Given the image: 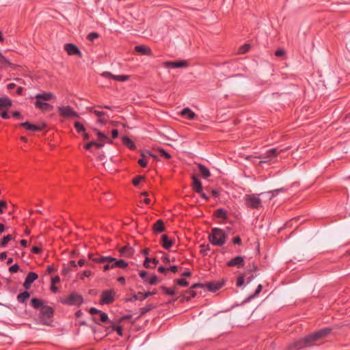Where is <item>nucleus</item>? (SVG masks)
Instances as JSON below:
<instances>
[{"label":"nucleus","mask_w":350,"mask_h":350,"mask_svg":"<svg viewBox=\"0 0 350 350\" xmlns=\"http://www.w3.org/2000/svg\"><path fill=\"white\" fill-rule=\"evenodd\" d=\"M192 186L194 191L196 193H202V185L200 180L196 176L193 175L192 176Z\"/></svg>","instance_id":"obj_24"},{"label":"nucleus","mask_w":350,"mask_h":350,"mask_svg":"<svg viewBox=\"0 0 350 350\" xmlns=\"http://www.w3.org/2000/svg\"><path fill=\"white\" fill-rule=\"evenodd\" d=\"M57 110L60 116L66 118L79 117L77 112L74 111L70 106L59 107Z\"/></svg>","instance_id":"obj_8"},{"label":"nucleus","mask_w":350,"mask_h":350,"mask_svg":"<svg viewBox=\"0 0 350 350\" xmlns=\"http://www.w3.org/2000/svg\"><path fill=\"white\" fill-rule=\"evenodd\" d=\"M131 318H132L131 314H126V315H124V316L121 317L120 318H119L118 319L117 322L118 323H120L121 322L126 321V320L131 319Z\"/></svg>","instance_id":"obj_52"},{"label":"nucleus","mask_w":350,"mask_h":350,"mask_svg":"<svg viewBox=\"0 0 350 350\" xmlns=\"http://www.w3.org/2000/svg\"><path fill=\"white\" fill-rule=\"evenodd\" d=\"M161 288L167 295L170 296H173L176 293V287H173L172 288H169L165 287V286H161Z\"/></svg>","instance_id":"obj_37"},{"label":"nucleus","mask_w":350,"mask_h":350,"mask_svg":"<svg viewBox=\"0 0 350 350\" xmlns=\"http://www.w3.org/2000/svg\"><path fill=\"white\" fill-rule=\"evenodd\" d=\"M180 114L183 116L187 117L189 120H193L196 117L195 113L189 107L184 108Z\"/></svg>","instance_id":"obj_33"},{"label":"nucleus","mask_w":350,"mask_h":350,"mask_svg":"<svg viewBox=\"0 0 350 350\" xmlns=\"http://www.w3.org/2000/svg\"><path fill=\"white\" fill-rule=\"evenodd\" d=\"M157 151L159 152L160 156L164 157L166 159H170L172 157L171 154L166 152L163 148H158Z\"/></svg>","instance_id":"obj_38"},{"label":"nucleus","mask_w":350,"mask_h":350,"mask_svg":"<svg viewBox=\"0 0 350 350\" xmlns=\"http://www.w3.org/2000/svg\"><path fill=\"white\" fill-rule=\"evenodd\" d=\"M262 286L261 284H258L255 292L252 295H250L249 297H247L245 299L244 302H245V303L249 302L252 299L256 297L260 294V293L262 291Z\"/></svg>","instance_id":"obj_34"},{"label":"nucleus","mask_w":350,"mask_h":350,"mask_svg":"<svg viewBox=\"0 0 350 350\" xmlns=\"http://www.w3.org/2000/svg\"><path fill=\"white\" fill-rule=\"evenodd\" d=\"M20 126L26 130L36 132L42 131L46 127V124L43 123L41 125H36L29 122H25L21 123Z\"/></svg>","instance_id":"obj_12"},{"label":"nucleus","mask_w":350,"mask_h":350,"mask_svg":"<svg viewBox=\"0 0 350 350\" xmlns=\"http://www.w3.org/2000/svg\"><path fill=\"white\" fill-rule=\"evenodd\" d=\"M282 151V150H278V148H271L267 151L265 156L260 157L259 158L264 159L262 162H267L275 157Z\"/></svg>","instance_id":"obj_14"},{"label":"nucleus","mask_w":350,"mask_h":350,"mask_svg":"<svg viewBox=\"0 0 350 350\" xmlns=\"http://www.w3.org/2000/svg\"><path fill=\"white\" fill-rule=\"evenodd\" d=\"M156 308H157V304H153V303L148 304L146 305V306L141 308L139 309V311H140L139 315L137 317V318L135 320H134L133 321V323H134L137 319H139L140 317L145 315L146 313L149 312L150 311H151L152 310H153Z\"/></svg>","instance_id":"obj_18"},{"label":"nucleus","mask_w":350,"mask_h":350,"mask_svg":"<svg viewBox=\"0 0 350 350\" xmlns=\"http://www.w3.org/2000/svg\"><path fill=\"white\" fill-rule=\"evenodd\" d=\"M89 258L96 263H103L105 262H113L111 267H114V268L118 267L124 269L128 266V263L125 260L122 259L117 260L111 256H103L99 255L98 257H93L92 254H89Z\"/></svg>","instance_id":"obj_3"},{"label":"nucleus","mask_w":350,"mask_h":350,"mask_svg":"<svg viewBox=\"0 0 350 350\" xmlns=\"http://www.w3.org/2000/svg\"><path fill=\"white\" fill-rule=\"evenodd\" d=\"M31 252L36 254H39L42 252V249L38 246H33L31 248Z\"/></svg>","instance_id":"obj_57"},{"label":"nucleus","mask_w":350,"mask_h":350,"mask_svg":"<svg viewBox=\"0 0 350 350\" xmlns=\"http://www.w3.org/2000/svg\"><path fill=\"white\" fill-rule=\"evenodd\" d=\"M107 323H109V325L108 326H105V331L107 332V334H111V332H113L111 326L115 327V323L110 320Z\"/></svg>","instance_id":"obj_48"},{"label":"nucleus","mask_w":350,"mask_h":350,"mask_svg":"<svg viewBox=\"0 0 350 350\" xmlns=\"http://www.w3.org/2000/svg\"><path fill=\"white\" fill-rule=\"evenodd\" d=\"M245 204L252 209H260L262 206V200L254 194H247L244 197Z\"/></svg>","instance_id":"obj_6"},{"label":"nucleus","mask_w":350,"mask_h":350,"mask_svg":"<svg viewBox=\"0 0 350 350\" xmlns=\"http://www.w3.org/2000/svg\"><path fill=\"white\" fill-rule=\"evenodd\" d=\"M75 128L79 133H84L85 131L84 126L79 122H76L75 123Z\"/></svg>","instance_id":"obj_41"},{"label":"nucleus","mask_w":350,"mask_h":350,"mask_svg":"<svg viewBox=\"0 0 350 350\" xmlns=\"http://www.w3.org/2000/svg\"><path fill=\"white\" fill-rule=\"evenodd\" d=\"M12 106V100L8 97H0V110L8 109Z\"/></svg>","instance_id":"obj_28"},{"label":"nucleus","mask_w":350,"mask_h":350,"mask_svg":"<svg viewBox=\"0 0 350 350\" xmlns=\"http://www.w3.org/2000/svg\"><path fill=\"white\" fill-rule=\"evenodd\" d=\"M31 306L36 310H40L39 319L41 323L50 325L55 313L53 308L45 305L44 300L36 297L31 299Z\"/></svg>","instance_id":"obj_2"},{"label":"nucleus","mask_w":350,"mask_h":350,"mask_svg":"<svg viewBox=\"0 0 350 350\" xmlns=\"http://www.w3.org/2000/svg\"><path fill=\"white\" fill-rule=\"evenodd\" d=\"M94 144V141H91L89 143L86 144L84 146V148L89 151H92V147L93 146V144Z\"/></svg>","instance_id":"obj_62"},{"label":"nucleus","mask_w":350,"mask_h":350,"mask_svg":"<svg viewBox=\"0 0 350 350\" xmlns=\"http://www.w3.org/2000/svg\"><path fill=\"white\" fill-rule=\"evenodd\" d=\"M208 239L213 245L221 246L226 242V234L221 229L215 228L212 229Z\"/></svg>","instance_id":"obj_4"},{"label":"nucleus","mask_w":350,"mask_h":350,"mask_svg":"<svg viewBox=\"0 0 350 350\" xmlns=\"http://www.w3.org/2000/svg\"><path fill=\"white\" fill-rule=\"evenodd\" d=\"M144 180V176H137L133 180V184L135 186H138L142 180Z\"/></svg>","instance_id":"obj_45"},{"label":"nucleus","mask_w":350,"mask_h":350,"mask_svg":"<svg viewBox=\"0 0 350 350\" xmlns=\"http://www.w3.org/2000/svg\"><path fill=\"white\" fill-rule=\"evenodd\" d=\"M12 239V236L11 234H8L5 236L0 242V246L1 247H5L8 242Z\"/></svg>","instance_id":"obj_36"},{"label":"nucleus","mask_w":350,"mask_h":350,"mask_svg":"<svg viewBox=\"0 0 350 350\" xmlns=\"http://www.w3.org/2000/svg\"><path fill=\"white\" fill-rule=\"evenodd\" d=\"M60 302L68 306H81L83 302V297L76 293H70L67 297L62 298Z\"/></svg>","instance_id":"obj_5"},{"label":"nucleus","mask_w":350,"mask_h":350,"mask_svg":"<svg viewBox=\"0 0 350 350\" xmlns=\"http://www.w3.org/2000/svg\"><path fill=\"white\" fill-rule=\"evenodd\" d=\"M103 75L106 77L113 79L117 81H126L129 80V75H114L109 72H105Z\"/></svg>","instance_id":"obj_19"},{"label":"nucleus","mask_w":350,"mask_h":350,"mask_svg":"<svg viewBox=\"0 0 350 350\" xmlns=\"http://www.w3.org/2000/svg\"><path fill=\"white\" fill-rule=\"evenodd\" d=\"M19 270V266L14 264L9 267V271L12 273H16Z\"/></svg>","instance_id":"obj_51"},{"label":"nucleus","mask_w":350,"mask_h":350,"mask_svg":"<svg viewBox=\"0 0 350 350\" xmlns=\"http://www.w3.org/2000/svg\"><path fill=\"white\" fill-rule=\"evenodd\" d=\"M332 332V328L324 327L314 333L310 334L304 338L297 340L290 343L287 349L288 350H300L306 347H310L314 345L315 342L321 339L325 338Z\"/></svg>","instance_id":"obj_1"},{"label":"nucleus","mask_w":350,"mask_h":350,"mask_svg":"<svg viewBox=\"0 0 350 350\" xmlns=\"http://www.w3.org/2000/svg\"><path fill=\"white\" fill-rule=\"evenodd\" d=\"M150 262H151V258L146 257L143 263L144 267L146 269L150 268Z\"/></svg>","instance_id":"obj_56"},{"label":"nucleus","mask_w":350,"mask_h":350,"mask_svg":"<svg viewBox=\"0 0 350 350\" xmlns=\"http://www.w3.org/2000/svg\"><path fill=\"white\" fill-rule=\"evenodd\" d=\"M98 315H99L98 319L96 317H92V320L95 323L99 325L100 324L99 321L102 323H107V322L109 321L108 314L107 313L103 312L102 310L99 312Z\"/></svg>","instance_id":"obj_23"},{"label":"nucleus","mask_w":350,"mask_h":350,"mask_svg":"<svg viewBox=\"0 0 350 350\" xmlns=\"http://www.w3.org/2000/svg\"><path fill=\"white\" fill-rule=\"evenodd\" d=\"M29 297L30 293L27 291H25L17 295L16 299L18 303L26 304Z\"/></svg>","instance_id":"obj_26"},{"label":"nucleus","mask_w":350,"mask_h":350,"mask_svg":"<svg viewBox=\"0 0 350 350\" xmlns=\"http://www.w3.org/2000/svg\"><path fill=\"white\" fill-rule=\"evenodd\" d=\"M226 265L229 267H236L237 268H242L245 265L244 257L241 256H237L228 261Z\"/></svg>","instance_id":"obj_9"},{"label":"nucleus","mask_w":350,"mask_h":350,"mask_svg":"<svg viewBox=\"0 0 350 350\" xmlns=\"http://www.w3.org/2000/svg\"><path fill=\"white\" fill-rule=\"evenodd\" d=\"M210 250V247L208 244H202L200 245V252L203 255H207V251Z\"/></svg>","instance_id":"obj_47"},{"label":"nucleus","mask_w":350,"mask_h":350,"mask_svg":"<svg viewBox=\"0 0 350 350\" xmlns=\"http://www.w3.org/2000/svg\"><path fill=\"white\" fill-rule=\"evenodd\" d=\"M214 215L218 218L226 219L227 218L226 211L220 208L215 211Z\"/></svg>","instance_id":"obj_35"},{"label":"nucleus","mask_w":350,"mask_h":350,"mask_svg":"<svg viewBox=\"0 0 350 350\" xmlns=\"http://www.w3.org/2000/svg\"><path fill=\"white\" fill-rule=\"evenodd\" d=\"M104 263H105L103 267V269L104 271H108L110 269H114V267H111L113 262H105Z\"/></svg>","instance_id":"obj_55"},{"label":"nucleus","mask_w":350,"mask_h":350,"mask_svg":"<svg viewBox=\"0 0 350 350\" xmlns=\"http://www.w3.org/2000/svg\"><path fill=\"white\" fill-rule=\"evenodd\" d=\"M161 244L165 250H169L174 244V241L169 239L167 234H163L161 238Z\"/></svg>","instance_id":"obj_20"},{"label":"nucleus","mask_w":350,"mask_h":350,"mask_svg":"<svg viewBox=\"0 0 350 350\" xmlns=\"http://www.w3.org/2000/svg\"><path fill=\"white\" fill-rule=\"evenodd\" d=\"M250 49V44H245L239 48V53L243 54V53H247Z\"/></svg>","instance_id":"obj_49"},{"label":"nucleus","mask_w":350,"mask_h":350,"mask_svg":"<svg viewBox=\"0 0 350 350\" xmlns=\"http://www.w3.org/2000/svg\"><path fill=\"white\" fill-rule=\"evenodd\" d=\"M198 170H199V172H200L201 176L204 178H207L209 176H211L210 170L205 165H204L203 164L199 163L198 165Z\"/></svg>","instance_id":"obj_30"},{"label":"nucleus","mask_w":350,"mask_h":350,"mask_svg":"<svg viewBox=\"0 0 350 350\" xmlns=\"http://www.w3.org/2000/svg\"><path fill=\"white\" fill-rule=\"evenodd\" d=\"M120 256L124 257H130L133 254V249L130 246H124L122 247L120 250Z\"/></svg>","instance_id":"obj_27"},{"label":"nucleus","mask_w":350,"mask_h":350,"mask_svg":"<svg viewBox=\"0 0 350 350\" xmlns=\"http://www.w3.org/2000/svg\"><path fill=\"white\" fill-rule=\"evenodd\" d=\"M152 230L155 233H161L165 231L164 222L162 219H158L152 226Z\"/></svg>","instance_id":"obj_25"},{"label":"nucleus","mask_w":350,"mask_h":350,"mask_svg":"<svg viewBox=\"0 0 350 350\" xmlns=\"http://www.w3.org/2000/svg\"><path fill=\"white\" fill-rule=\"evenodd\" d=\"M38 275L35 272H29L25 278V282H23V287L27 290L29 289L31 284L38 279Z\"/></svg>","instance_id":"obj_13"},{"label":"nucleus","mask_w":350,"mask_h":350,"mask_svg":"<svg viewBox=\"0 0 350 350\" xmlns=\"http://www.w3.org/2000/svg\"><path fill=\"white\" fill-rule=\"evenodd\" d=\"M187 295L185 294V292H183V293L179 295L176 299L175 301L176 300H179L180 302H184V301H187Z\"/></svg>","instance_id":"obj_50"},{"label":"nucleus","mask_w":350,"mask_h":350,"mask_svg":"<svg viewBox=\"0 0 350 350\" xmlns=\"http://www.w3.org/2000/svg\"><path fill=\"white\" fill-rule=\"evenodd\" d=\"M92 272L90 270H85V271H83V273H81V279L83 280L84 277L88 278L90 275H92Z\"/></svg>","instance_id":"obj_54"},{"label":"nucleus","mask_w":350,"mask_h":350,"mask_svg":"<svg viewBox=\"0 0 350 350\" xmlns=\"http://www.w3.org/2000/svg\"><path fill=\"white\" fill-rule=\"evenodd\" d=\"M174 282L177 285L180 286L186 287V286H189V282L184 278L176 279L174 280Z\"/></svg>","instance_id":"obj_39"},{"label":"nucleus","mask_w":350,"mask_h":350,"mask_svg":"<svg viewBox=\"0 0 350 350\" xmlns=\"http://www.w3.org/2000/svg\"><path fill=\"white\" fill-rule=\"evenodd\" d=\"M34 105L36 108L43 111L51 110L53 108L49 103L41 100H36Z\"/></svg>","instance_id":"obj_21"},{"label":"nucleus","mask_w":350,"mask_h":350,"mask_svg":"<svg viewBox=\"0 0 350 350\" xmlns=\"http://www.w3.org/2000/svg\"><path fill=\"white\" fill-rule=\"evenodd\" d=\"M123 144L126 146L129 149L134 150L136 148L135 143L127 136H124L122 138Z\"/></svg>","instance_id":"obj_29"},{"label":"nucleus","mask_w":350,"mask_h":350,"mask_svg":"<svg viewBox=\"0 0 350 350\" xmlns=\"http://www.w3.org/2000/svg\"><path fill=\"white\" fill-rule=\"evenodd\" d=\"M135 51L144 55H150L152 54L150 48L144 45H137L135 46Z\"/></svg>","instance_id":"obj_22"},{"label":"nucleus","mask_w":350,"mask_h":350,"mask_svg":"<svg viewBox=\"0 0 350 350\" xmlns=\"http://www.w3.org/2000/svg\"><path fill=\"white\" fill-rule=\"evenodd\" d=\"M159 278L156 275H152L146 282H148L151 285H155L159 282Z\"/></svg>","instance_id":"obj_43"},{"label":"nucleus","mask_w":350,"mask_h":350,"mask_svg":"<svg viewBox=\"0 0 350 350\" xmlns=\"http://www.w3.org/2000/svg\"><path fill=\"white\" fill-rule=\"evenodd\" d=\"M202 284L201 283H195L193 284L189 289L185 291L184 292L187 295V301H189L191 298L195 297L197 294V289L198 288H202Z\"/></svg>","instance_id":"obj_10"},{"label":"nucleus","mask_w":350,"mask_h":350,"mask_svg":"<svg viewBox=\"0 0 350 350\" xmlns=\"http://www.w3.org/2000/svg\"><path fill=\"white\" fill-rule=\"evenodd\" d=\"M90 112L94 113L96 116L101 118L103 116H107V113L103 111H99L96 109H94L92 107L89 109Z\"/></svg>","instance_id":"obj_40"},{"label":"nucleus","mask_w":350,"mask_h":350,"mask_svg":"<svg viewBox=\"0 0 350 350\" xmlns=\"http://www.w3.org/2000/svg\"><path fill=\"white\" fill-rule=\"evenodd\" d=\"M285 54V51L283 49H278L275 51V55L276 57H282Z\"/></svg>","instance_id":"obj_58"},{"label":"nucleus","mask_w":350,"mask_h":350,"mask_svg":"<svg viewBox=\"0 0 350 350\" xmlns=\"http://www.w3.org/2000/svg\"><path fill=\"white\" fill-rule=\"evenodd\" d=\"M139 276L144 280L145 282H147L146 276L148 275V273L145 271H141L139 273Z\"/></svg>","instance_id":"obj_59"},{"label":"nucleus","mask_w":350,"mask_h":350,"mask_svg":"<svg viewBox=\"0 0 350 350\" xmlns=\"http://www.w3.org/2000/svg\"><path fill=\"white\" fill-rule=\"evenodd\" d=\"M113 332H116L118 336H122L123 335V329L120 325H115V327L111 326Z\"/></svg>","instance_id":"obj_44"},{"label":"nucleus","mask_w":350,"mask_h":350,"mask_svg":"<svg viewBox=\"0 0 350 350\" xmlns=\"http://www.w3.org/2000/svg\"><path fill=\"white\" fill-rule=\"evenodd\" d=\"M224 284V282H211L202 284V288H206L208 291L215 293L220 289Z\"/></svg>","instance_id":"obj_11"},{"label":"nucleus","mask_w":350,"mask_h":350,"mask_svg":"<svg viewBox=\"0 0 350 350\" xmlns=\"http://www.w3.org/2000/svg\"><path fill=\"white\" fill-rule=\"evenodd\" d=\"M94 131L96 133L99 141L108 144L113 143V141L110 139L105 134L96 129H94Z\"/></svg>","instance_id":"obj_32"},{"label":"nucleus","mask_w":350,"mask_h":350,"mask_svg":"<svg viewBox=\"0 0 350 350\" xmlns=\"http://www.w3.org/2000/svg\"><path fill=\"white\" fill-rule=\"evenodd\" d=\"M115 294L116 293L113 290L104 291L100 295V304L102 305H109L112 304L115 300Z\"/></svg>","instance_id":"obj_7"},{"label":"nucleus","mask_w":350,"mask_h":350,"mask_svg":"<svg viewBox=\"0 0 350 350\" xmlns=\"http://www.w3.org/2000/svg\"><path fill=\"white\" fill-rule=\"evenodd\" d=\"M244 282H245L244 275H243L239 276L237 280V286H241L244 284Z\"/></svg>","instance_id":"obj_53"},{"label":"nucleus","mask_w":350,"mask_h":350,"mask_svg":"<svg viewBox=\"0 0 350 350\" xmlns=\"http://www.w3.org/2000/svg\"><path fill=\"white\" fill-rule=\"evenodd\" d=\"M56 271L55 268L53 265H49L46 269V272L49 274L53 273Z\"/></svg>","instance_id":"obj_64"},{"label":"nucleus","mask_w":350,"mask_h":350,"mask_svg":"<svg viewBox=\"0 0 350 350\" xmlns=\"http://www.w3.org/2000/svg\"><path fill=\"white\" fill-rule=\"evenodd\" d=\"M156 293H157L156 291H148V292L144 293L142 297H138L137 295H133L131 297L126 298L125 301L126 302H132V301H134L136 300L143 301V300L146 299V298H148V297L155 295Z\"/></svg>","instance_id":"obj_15"},{"label":"nucleus","mask_w":350,"mask_h":350,"mask_svg":"<svg viewBox=\"0 0 350 350\" xmlns=\"http://www.w3.org/2000/svg\"><path fill=\"white\" fill-rule=\"evenodd\" d=\"M35 98L36 99V100L49 101L51 100L55 99V96L52 92H44L42 93H38L36 94Z\"/></svg>","instance_id":"obj_17"},{"label":"nucleus","mask_w":350,"mask_h":350,"mask_svg":"<svg viewBox=\"0 0 350 350\" xmlns=\"http://www.w3.org/2000/svg\"><path fill=\"white\" fill-rule=\"evenodd\" d=\"M138 163L143 167H146L148 164L147 161L144 158L139 159L138 160Z\"/></svg>","instance_id":"obj_60"},{"label":"nucleus","mask_w":350,"mask_h":350,"mask_svg":"<svg viewBox=\"0 0 350 350\" xmlns=\"http://www.w3.org/2000/svg\"><path fill=\"white\" fill-rule=\"evenodd\" d=\"M99 37V34L96 32H91L90 33L88 36L87 39L89 41H94L95 39L98 38Z\"/></svg>","instance_id":"obj_46"},{"label":"nucleus","mask_w":350,"mask_h":350,"mask_svg":"<svg viewBox=\"0 0 350 350\" xmlns=\"http://www.w3.org/2000/svg\"><path fill=\"white\" fill-rule=\"evenodd\" d=\"M257 270H258V267L257 265L255 264L254 262H252V264H250L247 266V273L250 274L252 272L256 271Z\"/></svg>","instance_id":"obj_42"},{"label":"nucleus","mask_w":350,"mask_h":350,"mask_svg":"<svg viewBox=\"0 0 350 350\" xmlns=\"http://www.w3.org/2000/svg\"><path fill=\"white\" fill-rule=\"evenodd\" d=\"M64 49L69 55H78L81 56V53L79 49L74 44L68 43L64 45Z\"/></svg>","instance_id":"obj_16"},{"label":"nucleus","mask_w":350,"mask_h":350,"mask_svg":"<svg viewBox=\"0 0 350 350\" xmlns=\"http://www.w3.org/2000/svg\"><path fill=\"white\" fill-rule=\"evenodd\" d=\"M100 311H101V310H98V309H96V308H91L89 310V312H90V314H91L92 315L98 314H99V312H100Z\"/></svg>","instance_id":"obj_61"},{"label":"nucleus","mask_w":350,"mask_h":350,"mask_svg":"<svg viewBox=\"0 0 350 350\" xmlns=\"http://www.w3.org/2000/svg\"><path fill=\"white\" fill-rule=\"evenodd\" d=\"M232 242L234 244L237 245H241V239L239 236L234 237L232 239Z\"/></svg>","instance_id":"obj_63"},{"label":"nucleus","mask_w":350,"mask_h":350,"mask_svg":"<svg viewBox=\"0 0 350 350\" xmlns=\"http://www.w3.org/2000/svg\"><path fill=\"white\" fill-rule=\"evenodd\" d=\"M167 64L168 66H170V67L174 68H185V67H187L188 65L187 61H185V60L169 62Z\"/></svg>","instance_id":"obj_31"}]
</instances>
